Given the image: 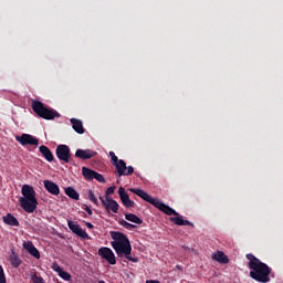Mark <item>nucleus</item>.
Listing matches in <instances>:
<instances>
[{"instance_id":"obj_29","label":"nucleus","mask_w":283,"mask_h":283,"mask_svg":"<svg viewBox=\"0 0 283 283\" xmlns=\"http://www.w3.org/2000/svg\"><path fill=\"white\" fill-rule=\"evenodd\" d=\"M0 283H7L6 272L3 271V266L0 265Z\"/></svg>"},{"instance_id":"obj_9","label":"nucleus","mask_w":283,"mask_h":283,"mask_svg":"<svg viewBox=\"0 0 283 283\" xmlns=\"http://www.w3.org/2000/svg\"><path fill=\"white\" fill-rule=\"evenodd\" d=\"M98 255L99 258H103V260H106L108 264H116V254H114V251L107 247H103L98 249Z\"/></svg>"},{"instance_id":"obj_21","label":"nucleus","mask_w":283,"mask_h":283,"mask_svg":"<svg viewBox=\"0 0 283 283\" xmlns=\"http://www.w3.org/2000/svg\"><path fill=\"white\" fill-rule=\"evenodd\" d=\"M125 219L128 220V222H134V224H143V219L134 213H126Z\"/></svg>"},{"instance_id":"obj_37","label":"nucleus","mask_w":283,"mask_h":283,"mask_svg":"<svg viewBox=\"0 0 283 283\" xmlns=\"http://www.w3.org/2000/svg\"><path fill=\"white\" fill-rule=\"evenodd\" d=\"M177 269H180V268L177 265Z\"/></svg>"},{"instance_id":"obj_25","label":"nucleus","mask_w":283,"mask_h":283,"mask_svg":"<svg viewBox=\"0 0 283 283\" xmlns=\"http://www.w3.org/2000/svg\"><path fill=\"white\" fill-rule=\"evenodd\" d=\"M62 280H64L65 282H71L72 281V274H70V272H65L64 270H62V272H60L59 274Z\"/></svg>"},{"instance_id":"obj_14","label":"nucleus","mask_w":283,"mask_h":283,"mask_svg":"<svg viewBox=\"0 0 283 283\" xmlns=\"http://www.w3.org/2000/svg\"><path fill=\"white\" fill-rule=\"evenodd\" d=\"M44 189H46L49 193H52V196H59V193H61L59 185L54 184V181L44 180Z\"/></svg>"},{"instance_id":"obj_27","label":"nucleus","mask_w":283,"mask_h":283,"mask_svg":"<svg viewBox=\"0 0 283 283\" xmlns=\"http://www.w3.org/2000/svg\"><path fill=\"white\" fill-rule=\"evenodd\" d=\"M88 200H91L93 205H98V199L96 198V195H94V190H88Z\"/></svg>"},{"instance_id":"obj_31","label":"nucleus","mask_w":283,"mask_h":283,"mask_svg":"<svg viewBox=\"0 0 283 283\" xmlns=\"http://www.w3.org/2000/svg\"><path fill=\"white\" fill-rule=\"evenodd\" d=\"M115 189H116L115 187H108L106 189V198H109V196H112V193H114Z\"/></svg>"},{"instance_id":"obj_19","label":"nucleus","mask_w":283,"mask_h":283,"mask_svg":"<svg viewBox=\"0 0 283 283\" xmlns=\"http://www.w3.org/2000/svg\"><path fill=\"white\" fill-rule=\"evenodd\" d=\"M4 224H9V227H19V220L15 219L12 213H8L7 216L2 217Z\"/></svg>"},{"instance_id":"obj_33","label":"nucleus","mask_w":283,"mask_h":283,"mask_svg":"<svg viewBox=\"0 0 283 283\" xmlns=\"http://www.w3.org/2000/svg\"><path fill=\"white\" fill-rule=\"evenodd\" d=\"M84 210L86 211V213H88V216H93V211H92V208H90L88 206H85L84 207Z\"/></svg>"},{"instance_id":"obj_10","label":"nucleus","mask_w":283,"mask_h":283,"mask_svg":"<svg viewBox=\"0 0 283 283\" xmlns=\"http://www.w3.org/2000/svg\"><path fill=\"white\" fill-rule=\"evenodd\" d=\"M15 140L22 145V147H25V145H39V139L36 137L30 135V134H22L21 136H17Z\"/></svg>"},{"instance_id":"obj_34","label":"nucleus","mask_w":283,"mask_h":283,"mask_svg":"<svg viewBox=\"0 0 283 283\" xmlns=\"http://www.w3.org/2000/svg\"><path fill=\"white\" fill-rule=\"evenodd\" d=\"M85 226L87 227V229H94V224H92L90 222H85Z\"/></svg>"},{"instance_id":"obj_24","label":"nucleus","mask_w":283,"mask_h":283,"mask_svg":"<svg viewBox=\"0 0 283 283\" xmlns=\"http://www.w3.org/2000/svg\"><path fill=\"white\" fill-rule=\"evenodd\" d=\"M120 227H124V229H128V231H132L133 229H138L136 224H132L125 220L119 221Z\"/></svg>"},{"instance_id":"obj_20","label":"nucleus","mask_w":283,"mask_h":283,"mask_svg":"<svg viewBox=\"0 0 283 283\" xmlns=\"http://www.w3.org/2000/svg\"><path fill=\"white\" fill-rule=\"evenodd\" d=\"M96 170H92L87 167L82 168V175L85 178V180H94V174Z\"/></svg>"},{"instance_id":"obj_12","label":"nucleus","mask_w":283,"mask_h":283,"mask_svg":"<svg viewBox=\"0 0 283 283\" xmlns=\"http://www.w3.org/2000/svg\"><path fill=\"white\" fill-rule=\"evenodd\" d=\"M23 249L28 251L32 258H35V260H41V252H39V249L34 247V243L32 241H28L23 243Z\"/></svg>"},{"instance_id":"obj_35","label":"nucleus","mask_w":283,"mask_h":283,"mask_svg":"<svg viewBox=\"0 0 283 283\" xmlns=\"http://www.w3.org/2000/svg\"><path fill=\"white\" fill-rule=\"evenodd\" d=\"M146 283H160V281H156V280H148V281H146Z\"/></svg>"},{"instance_id":"obj_30","label":"nucleus","mask_w":283,"mask_h":283,"mask_svg":"<svg viewBox=\"0 0 283 283\" xmlns=\"http://www.w3.org/2000/svg\"><path fill=\"white\" fill-rule=\"evenodd\" d=\"M124 206L126 207V209H132V208L136 207V202H134L132 199H129L126 203H124Z\"/></svg>"},{"instance_id":"obj_1","label":"nucleus","mask_w":283,"mask_h":283,"mask_svg":"<svg viewBox=\"0 0 283 283\" xmlns=\"http://www.w3.org/2000/svg\"><path fill=\"white\" fill-rule=\"evenodd\" d=\"M135 196H138L142 198V200H145V202H149V205H153L156 209L161 211L163 213H166V216H176L170 217V222H174V224H177V227H193L191 221L182 219V216L178 213L174 208L167 206L166 203H163L159 199H156L151 197V195L147 193L143 189H130Z\"/></svg>"},{"instance_id":"obj_3","label":"nucleus","mask_w":283,"mask_h":283,"mask_svg":"<svg viewBox=\"0 0 283 283\" xmlns=\"http://www.w3.org/2000/svg\"><path fill=\"white\" fill-rule=\"evenodd\" d=\"M112 242L111 245L113 247L117 258H126L129 262H138V258L132 256V242L125 233L111 231Z\"/></svg>"},{"instance_id":"obj_2","label":"nucleus","mask_w":283,"mask_h":283,"mask_svg":"<svg viewBox=\"0 0 283 283\" xmlns=\"http://www.w3.org/2000/svg\"><path fill=\"white\" fill-rule=\"evenodd\" d=\"M248 263V269H250V277L259 283H269L271 277H273V269L266 263L262 262L252 253L245 255Z\"/></svg>"},{"instance_id":"obj_18","label":"nucleus","mask_w":283,"mask_h":283,"mask_svg":"<svg viewBox=\"0 0 283 283\" xmlns=\"http://www.w3.org/2000/svg\"><path fill=\"white\" fill-rule=\"evenodd\" d=\"M71 125L76 134H85V128L83 127V122L76 118H71Z\"/></svg>"},{"instance_id":"obj_5","label":"nucleus","mask_w":283,"mask_h":283,"mask_svg":"<svg viewBox=\"0 0 283 283\" xmlns=\"http://www.w3.org/2000/svg\"><path fill=\"white\" fill-rule=\"evenodd\" d=\"M32 111L39 118L44 120H54V118H61V114L54 111V108L45 107V104L41 101L34 99L31 104Z\"/></svg>"},{"instance_id":"obj_28","label":"nucleus","mask_w":283,"mask_h":283,"mask_svg":"<svg viewBox=\"0 0 283 283\" xmlns=\"http://www.w3.org/2000/svg\"><path fill=\"white\" fill-rule=\"evenodd\" d=\"M31 280H32L33 283H44L43 282V277H41V276H39L36 274H32L31 275Z\"/></svg>"},{"instance_id":"obj_13","label":"nucleus","mask_w":283,"mask_h":283,"mask_svg":"<svg viewBox=\"0 0 283 283\" xmlns=\"http://www.w3.org/2000/svg\"><path fill=\"white\" fill-rule=\"evenodd\" d=\"M94 156H96V151L91 150V149H77L75 151V157L76 158H81V160H90L91 158H94Z\"/></svg>"},{"instance_id":"obj_17","label":"nucleus","mask_w":283,"mask_h":283,"mask_svg":"<svg viewBox=\"0 0 283 283\" xmlns=\"http://www.w3.org/2000/svg\"><path fill=\"white\" fill-rule=\"evenodd\" d=\"M212 260L219 262V264H229V256L222 251H217V253L212 254Z\"/></svg>"},{"instance_id":"obj_36","label":"nucleus","mask_w":283,"mask_h":283,"mask_svg":"<svg viewBox=\"0 0 283 283\" xmlns=\"http://www.w3.org/2000/svg\"><path fill=\"white\" fill-rule=\"evenodd\" d=\"M177 269H180V268L177 265Z\"/></svg>"},{"instance_id":"obj_26","label":"nucleus","mask_w":283,"mask_h":283,"mask_svg":"<svg viewBox=\"0 0 283 283\" xmlns=\"http://www.w3.org/2000/svg\"><path fill=\"white\" fill-rule=\"evenodd\" d=\"M93 180H97V182H102V184L106 182L105 177L97 171L94 172Z\"/></svg>"},{"instance_id":"obj_22","label":"nucleus","mask_w":283,"mask_h":283,"mask_svg":"<svg viewBox=\"0 0 283 283\" xmlns=\"http://www.w3.org/2000/svg\"><path fill=\"white\" fill-rule=\"evenodd\" d=\"M65 193L69 196V198H72V200H78L80 195L73 187L65 188Z\"/></svg>"},{"instance_id":"obj_7","label":"nucleus","mask_w":283,"mask_h":283,"mask_svg":"<svg viewBox=\"0 0 283 283\" xmlns=\"http://www.w3.org/2000/svg\"><path fill=\"white\" fill-rule=\"evenodd\" d=\"M55 155L59 160H62L63 163H72V151L67 145H59L55 149Z\"/></svg>"},{"instance_id":"obj_16","label":"nucleus","mask_w":283,"mask_h":283,"mask_svg":"<svg viewBox=\"0 0 283 283\" xmlns=\"http://www.w3.org/2000/svg\"><path fill=\"white\" fill-rule=\"evenodd\" d=\"M39 151L40 154H42L43 158L48 160V163H52L54 160V155L52 154V150L48 148V146H43V145L40 146Z\"/></svg>"},{"instance_id":"obj_4","label":"nucleus","mask_w":283,"mask_h":283,"mask_svg":"<svg viewBox=\"0 0 283 283\" xmlns=\"http://www.w3.org/2000/svg\"><path fill=\"white\" fill-rule=\"evenodd\" d=\"M21 193L23 197H20L19 202L21 208L27 213H34L36 207H39V200L36 199V190L30 185L22 186Z\"/></svg>"},{"instance_id":"obj_32","label":"nucleus","mask_w":283,"mask_h":283,"mask_svg":"<svg viewBox=\"0 0 283 283\" xmlns=\"http://www.w3.org/2000/svg\"><path fill=\"white\" fill-rule=\"evenodd\" d=\"M53 270L55 271V273H57L60 275V273L63 272V269L61 266H59V264L53 265Z\"/></svg>"},{"instance_id":"obj_11","label":"nucleus","mask_w":283,"mask_h":283,"mask_svg":"<svg viewBox=\"0 0 283 283\" xmlns=\"http://www.w3.org/2000/svg\"><path fill=\"white\" fill-rule=\"evenodd\" d=\"M67 227L72 230V233H75V235H77L78 238H82L83 240H87V238H90L87 235V232H85V230H83V228H81L78 223H74V221L69 220Z\"/></svg>"},{"instance_id":"obj_23","label":"nucleus","mask_w":283,"mask_h":283,"mask_svg":"<svg viewBox=\"0 0 283 283\" xmlns=\"http://www.w3.org/2000/svg\"><path fill=\"white\" fill-rule=\"evenodd\" d=\"M118 195L122 200V205L126 203L129 200V195L126 193V191L123 187H119Z\"/></svg>"},{"instance_id":"obj_8","label":"nucleus","mask_w":283,"mask_h":283,"mask_svg":"<svg viewBox=\"0 0 283 283\" xmlns=\"http://www.w3.org/2000/svg\"><path fill=\"white\" fill-rule=\"evenodd\" d=\"M99 200L107 212L112 211L113 213H118L120 206L112 197H99Z\"/></svg>"},{"instance_id":"obj_6","label":"nucleus","mask_w":283,"mask_h":283,"mask_svg":"<svg viewBox=\"0 0 283 283\" xmlns=\"http://www.w3.org/2000/svg\"><path fill=\"white\" fill-rule=\"evenodd\" d=\"M111 163L115 166L118 178L122 176H132L134 174V168L132 166L127 167V163L123 159H118L114 151H109Z\"/></svg>"},{"instance_id":"obj_15","label":"nucleus","mask_w":283,"mask_h":283,"mask_svg":"<svg viewBox=\"0 0 283 283\" xmlns=\"http://www.w3.org/2000/svg\"><path fill=\"white\" fill-rule=\"evenodd\" d=\"M9 262L13 269H19L21 266V258H19V254L14 252V250H11V254L9 255Z\"/></svg>"}]
</instances>
